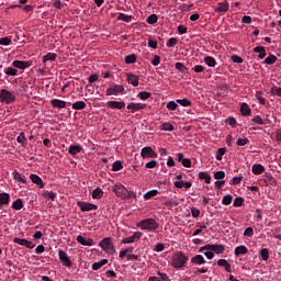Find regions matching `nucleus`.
<instances>
[{
  "mask_svg": "<svg viewBox=\"0 0 281 281\" xmlns=\"http://www.w3.org/2000/svg\"><path fill=\"white\" fill-rule=\"evenodd\" d=\"M77 205L81 212H91L93 210H98V205L89 202L79 201L77 202Z\"/></svg>",
  "mask_w": 281,
  "mask_h": 281,
  "instance_id": "nucleus-11",
  "label": "nucleus"
},
{
  "mask_svg": "<svg viewBox=\"0 0 281 281\" xmlns=\"http://www.w3.org/2000/svg\"><path fill=\"white\" fill-rule=\"evenodd\" d=\"M245 203V199L243 198H236L234 200V207H243V204Z\"/></svg>",
  "mask_w": 281,
  "mask_h": 281,
  "instance_id": "nucleus-55",
  "label": "nucleus"
},
{
  "mask_svg": "<svg viewBox=\"0 0 281 281\" xmlns=\"http://www.w3.org/2000/svg\"><path fill=\"white\" fill-rule=\"evenodd\" d=\"M157 276L159 277H149L148 281H171L170 277L165 272L158 271Z\"/></svg>",
  "mask_w": 281,
  "mask_h": 281,
  "instance_id": "nucleus-18",
  "label": "nucleus"
},
{
  "mask_svg": "<svg viewBox=\"0 0 281 281\" xmlns=\"http://www.w3.org/2000/svg\"><path fill=\"white\" fill-rule=\"evenodd\" d=\"M191 263L205 265V258L203 257V255H195L194 257L191 258Z\"/></svg>",
  "mask_w": 281,
  "mask_h": 281,
  "instance_id": "nucleus-28",
  "label": "nucleus"
},
{
  "mask_svg": "<svg viewBox=\"0 0 281 281\" xmlns=\"http://www.w3.org/2000/svg\"><path fill=\"white\" fill-rule=\"evenodd\" d=\"M3 205H10V193H0V210Z\"/></svg>",
  "mask_w": 281,
  "mask_h": 281,
  "instance_id": "nucleus-26",
  "label": "nucleus"
},
{
  "mask_svg": "<svg viewBox=\"0 0 281 281\" xmlns=\"http://www.w3.org/2000/svg\"><path fill=\"white\" fill-rule=\"evenodd\" d=\"M135 63H137V55L131 54V55L125 56V64L126 65H133Z\"/></svg>",
  "mask_w": 281,
  "mask_h": 281,
  "instance_id": "nucleus-40",
  "label": "nucleus"
},
{
  "mask_svg": "<svg viewBox=\"0 0 281 281\" xmlns=\"http://www.w3.org/2000/svg\"><path fill=\"white\" fill-rule=\"evenodd\" d=\"M162 131H175V125H172L171 123H164L162 124Z\"/></svg>",
  "mask_w": 281,
  "mask_h": 281,
  "instance_id": "nucleus-63",
  "label": "nucleus"
},
{
  "mask_svg": "<svg viewBox=\"0 0 281 281\" xmlns=\"http://www.w3.org/2000/svg\"><path fill=\"white\" fill-rule=\"evenodd\" d=\"M270 93L271 95H278V98H281V88L272 87Z\"/></svg>",
  "mask_w": 281,
  "mask_h": 281,
  "instance_id": "nucleus-56",
  "label": "nucleus"
},
{
  "mask_svg": "<svg viewBox=\"0 0 281 281\" xmlns=\"http://www.w3.org/2000/svg\"><path fill=\"white\" fill-rule=\"evenodd\" d=\"M259 254H260L262 260H265V261L269 260V249L263 248L260 250Z\"/></svg>",
  "mask_w": 281,
  "mask_h": 281,
  "instance_id": "nucleus-54",
  "label": "nucleus"
},
{
  "mask_svg": "<svg viewBox=\"0 0 281 281\" xmlns=\"http://www.w3.org/2000/svg\"><path fill=\"white\" fill-rule=\"evenodd\" d=\"M58 256L64 267H71V259H69V256H67V252H65L64 250H59Z\"/></svg>",
  "mask_w": 281,
  "mask_h": 281,
  "instance_id": "nucleus-15",
  "label": "nucleus"
},
{
  "mask_svg": "<svg viewBox=\"0 0 281 281\" xmlns=\"http://www.w3.org/2000/svg\"><path fill=\"white\" fill-rule=\"evenodd\" d=\"M247 254H249V249L247 248V246H237L236 248H235V256H236V258H238L239 256H245V255H247Z\"/></svg>",
  "mask_w": 281,
  "mask_h": 281,
  "instance_id": "nucleus-24",
  "label": "nucleus"
},
{
  "mask_svg": "<svg viewBox=\"0 0 281 281\" xmlns=\"http://www.w3.org/2000/svg\"><path fill=\"white\" fill-rule=\"evenodd\" d=\"M150 95H153V94L148 91H140L138 93L137 98H139V100H148L150 98Z\"/></svg>",
  "mask_w": 281,
  "mask_h": 281,
  "instance_id": "nucleus-52",
  "label": "nucleus"
},
{
  "mask_svg": "<svg viewBox=\"0 0 281 281\" xmlns=\"http://www.w3.org/2000/svg\"><path fill=\"white\" fill-rule=\"evenodd\" d=\"M126 80L128 85H132L133 87H139V76L127 72Z\"/></svg>",
  "mask_w": 281,
  "mask_h": 281,
  "instance_id": "nucleus-16",
  "label": "nucleus"
},
{
  "mask_svg": "<svg viewBox=\"0 0 281 281\" xmlns=\"http://www.w3.org/2000/svg\"><path fill=\"white\" fill-rule=\"evenodd\" d=\"M77 243H79L80 245H83L85 247H93L94 245L93 238H85L81 235L77 236Z\"/></svg>",
  "mask_w": 281,
  "mask_h": 281,
  "instance_id": "nucleus-17",
  "label": "nucleus"
},
{
  "mask_svg": "<svg viewBox=\"0 0 281 281\" xmlns=\"http://www.w3.org/2000/svg\"><path fill=\"white\" fill-rule=\"evenodd\" d=\"M176 102L181 106H192V101L189 99H178Z\"/></svg>",
  "mask_w": 281,
  "mask_h": 281,
  "instance_id": "nucleus-47",
  "label": "nucleus"
},
{
  "mask_svg": "<svg viewBox=\"0 0 281 281\" xmlns=\"http://www.w3.org/2000/svg\"><path fill=\"white\" fill-rule=\"evenodd\" d=\"M177 102H175V101H169L168 103H167V109L169 110V111H177Z\"/></svg>",
  "mask_w": 281,
  "mask_h": 281,
  "instance_id": "nucleus-62",
  "label": "nucleus"
},
{
  "mask_svg": "<svg viewBox=\"0 0 281 281\" xmlns=\"http://www.w3.org/2000/svg\"><path fill=\"white\" fill-rule=\"evenodd\" d=\"M142 159H157V154L153 150V147H143L140 150Z\"/></svg>",
  "mask_w": 281,
  "mask_h": 281,
  "instance_id": "nucleus-8",
  "label": "nucleus"
},
{
  "mask_svg": "<svg viewBox=\"0 0 281 281\" xmlns=\"http://www.w3.org/2000/svg\"><path fill=\"white\" fill-rule=\"evenodd\" d=\"M11 43H12V40H11L10 37H8V36L0 38V45L8 46V45H10Z\"/></svg>",
  "mask_w": 281,
  "mask_h": 281,
  "instance_id": "nucleus-59",
  "label": "nucleus"
},
{
  "mask_svg": "<svg viewBox=\"0 0 281 281\" xmlns=\"http://www.w3.org/2000/svg\"><path fill=\"white\" fill-rule=\"evenodd\" d=\"M124 168V166L122 165V161L116 160L113 165H112V170L113 172H120V170H122Z\"/></svg>",
  "mask_w": 281,
  "mask_h": 281,
  "instance_id": "nucleus-46",
  "label": "nucleus"
},
{
  "mask_svg": "<svg viewBox=\"0 0 281 281\" xmlns=\"http://www.w3.org/2000/svg\"><path fill=\"white\" fill-rule=\"evenodd\" d=\"M117 20L119 21H124L125 23H131V21H133V15H127V14H124V13H119Z\"/></svg>",
  "mask_w": 281,
  "mask_h": 281,
  "instance_id": "nucleus-43",
  "label": "nucleus"
},
{
  "mask_svg": "<svg viewBox=\"0 0 281 281\" xmlns=\"http://www.w3.org/2000/svg\"><path fill=\"white\" fill-rule=\"evenodd\" d=\"M204 63L207 65V67H216V59L212 56L204 57Z\"/></svg>",
  "mask_w": 281,
  "mask_h": 281,
  "instance_id": "nucleus-42",
  "label": "nucleus"
},
{
  "mask_svg": "<svg viewBox=\"0 0 281 281\" xmlns=\"http://www.w3.org/2000/svg\"><path fill=\"white\" fill-rule=\"evenodd\" d=\"M236 144H237L238 146H247V144H249V138H247V137L238 138L237 142H236Z\"/></svg>",
  "mask_w": 281,
  "mask_h": 281,
  "instance_id": "nucleus-58",
  "label": "nucleus"
},
{
  "mask_svg": "<svg viewBox=\"0 0 281 281\" xmlns=\"http://www.w3.org/2000/svg\"><path fill=\"white\" fill-rule=\"evenodd\" d=\"M200 251H213L214 254H217V255L225 254V245L206 244L205 246L200 248Z\"/></svg>",
  "mask_w": 281,
  "mask_h": 281,
  "instance_id": "nucleus-6",
  "label": "nucleus"
},
{
  "mask_svg": "<svg viewBox=\"0 0 281 281\" xmlns=\"http://www.w3.org/2000/svg\"><path fill=\"white\" fill-rule=\"evenodd\" d=\"M218 267H224L227 273H232V265L227 261V259H220L217 260Z\"/></svg>",
  "mask_w": 281,
  "mask_h": 281,
  "instance_id": "nucleus-25",
  "label": "nucleus"
},
{
  "mask_svg": "<svg viewBox=\"0 0 281 281\" xmlns=\"http://www.w3.org/2000/svg\"><path fill=\"white\" fill-rule=\"evenodd\" d=\"M142 236H144V233L136 231L133 233V235L123 238L121 243L122 245H132L133 243H137V240H140Z\"/></svg>",
  "mask_w": 281,
  "mask_h": 281,
  "instance_id": "nucleus-7",
  "label": "nucleus"
},
{
  "mask_svg": "<svg viewBox=\"0 0 281 281\" xmlns=\"http://www.w3.org/2000/svg\"><path fill=\"white\" fill-rule=\"evenodd\" d=\"M262 95H265V92L262 91H257L256 94H255V98H257L259 104H267V99L266 98H262Z\"/></svg>",
  "mask_w": 281,
  "mask_h": 281,
  "instance_id": "nucleus-41",
  "label": "nucleus"
},
{
  "mask_svg": "<svg viewBox=\"0 0 281 281\" xmlns=\"http://www.w3.org/2000/svg\"><path fill=\"white\" fill-rule=\"evenodd\" d=\"M50 104H52L53 109H65V106H67V102H65L60 99L50 100Z\"/></svg>",
  "mask_w": 281,
  "mask_h": 281,
  "instance_id": "nucleus-22",
  "label": "nucleus"
},
{
  "mask_svg": "<svg viewBox=\"0 0 281 281\" xmlns=\"http://www.w3.org/2000/svg\"><path fill=\"white\" fill-rule=\"evenodd\" d=\"M225 177V171H216L214 173V179H216L217 181L223 179Z\"/></svg>",
  "mask_w": 281,
  "mask_h": 281,
  "instance_id": "nucleus-64",
  "label": "nucleus"
},
{
  "mask_svg": "<svg viewBox=\"0 0 281 281\" xmlns=\"http://www.w3.org/2000/svg\"><path fill=\"white\" fill-rule=\"evenodd\" d=\"M109 109H117L119 111L126 106L124 101H108Z\"/></svg>",
  "mask_w": 281,
  "mask_h": 281,
  "instance_id": "nucleus-19",
  "label": "nucleus"
},
{
  "mask_svg": "<svg viewBox=\"0 0 281 281\" xmlns=\"http://www.w3.org/2000/svg\"><path fill=\"white\" fill-rule=\"evenodd\" d=\"M278 61V57L276 55H270L265 59L266 65H274Z\"/></svg>",
  "mask_w": 281,
  "mask_h": 281,
  "instance_id": "nucleus-48",
  "label": "nucleus"
},
{
  "mask_svg": "<svg viewBox=\"0 0 281 281\" xmlns=\"http://www.w3.org/2000/svg\"><path fill=\"white\" fill-rule=\"evenodd\" d=\"M120 93H124V86L114 85L113 87L106 89L105 95H120Z\"/></svg>",
  "mask_w": 281,
  "mask_h": 281,
  "instance_id": "nucleus-10",
  "label": "nucleus"
},
{
  "mask_svg": "<svg viewBox=\"0 0 281 281\" xmlns=\"http://www.w3.org/2000/svg\"><path fill=\"white\" fill-rule=\"evenodd\" d=\"M43 196L45 199H49L50 201H54L56 199V192H54V191H45L43 193Z\"/></svg>",
  "mask_w": 281,
  "mask_h": 281,
  "instance_id": "nucleus-49",
  "label": "nucleus"
},
{
  "mask_svg": "<svg viewBox=\"0 0 281 281\" xmlns=\"http://www.w3.org/2000/svg\"><path fill=\"white\" fill-rule=\"evenodd\" d=\"M74 111H82L83 109H87V103L85 101H77L72 103Z\"/></svg>",
  "mask_w": 281,
  "mask_h": 281,
  "instance_id": "nucleus-34",
  "label": "nucleus"
},
{
  "mask_svg": "<svg viewBox=\"0 0 281 281\" xmlns=\"http://www.w3.org/2000/svg\"><path fill=\"white\" fill-rule=\"evenodd\" d=\"M214 12L216 14H225V12H229V2L227 0L217 2Z\"/></svg>",
  "mask_w": 281,
  "mask_h": 281,
  "instance_id": "nucleus-9",
  "label": "nucleus"
},
{
  "mask_svg": "<svg viewBox=\"0 0 281 281\" xmlns=\"http://www.w3.org/2000/svg\"><path fill=\"white\" fill-rule=\"evenodd\" d=\"M0 102L4 104H12V102H16V97L9 90L2 89L0 90Z\"/></svg>",
  "mask_w": 281,
  "mask_h": 281,
  "instance_id": "nucleus-5",
  "label": "nucleus"
},
{
  "mask_svg": "<svg viewBox=\"0 0 281 281\" xmlns=\"http://www.w3.org/2000/svg\"><path fill=\"white\" fill-rule=\"evenodd\" d=\"M68 153L72 157H76V155H78L79 153H82V146H80V145H70L69 148H68Z\"/></svg>",
  "mask_w": 281,
  "mask_h": 281,
  "instance_id": "nucleus-23",
  "label": "nucleus"
},
{
  "mask_svg": "<svg viewBox=\"0 0 281 281\" xmlns=\"http://www.w3.org/2000/svg\"><path fill=\"white\" fill-rule=\"evenodd\" d=\"M99 247L105 251V254H115V246L113 245L112 237H104L100 243Z\"/></svg>",
  "mask_w": 281,
  "mask_h": 281,
  "instance_id": "nucleus-4",
  "label": "nucleus"
},
{
  "mask_svg": "<svg viewBox=\"0 0 281 281\" xmlns=\"http://www.w3.org/2000/svg\"><path fill=\"white\" fill-rule=\"evenodd\" d=\"M13 243H15L16 245H21L22 247H26L27 249H34V247H36V244H33L25 238L15 237L13 238Z\"/></svg>",
  "mask_w": 281,
  "mask_h": 281,
  "instance_id": "nucleus-12",
  "label": "nucleus"
},
{
  "mask_svg": "<svg viewBox=\"0 0 281 281\" xmlns=\"http://www.w3.org/2000/svg\"><path fill=\"white\" fill-rule=\"evenodd\" d=\"M12 210H23V200L18 199L12 203Z\"/></svg>",
  "mask_w": 281,
  "mask_h": 281,
  "instance_id": "nucleus-45",
  "label": "nucleus"
},
{
  "mask_svg": "<svg viewBox=\"0 0 281 281\" xmlns=\"http://www.w3.org/2000/svg\"><path fill=\"white\" fill-rule=\"evenodd\" d=\"M265 172V166L260 164L252 165V173L254 175H262Z\"/></svg>",
  "mask_w": 281,
  "mask_h": 281,
  "instance_id": "nucleus-35",
  "label": "nucleus"
},
{
  "mask_svg": "<svg viewBox=\"0 0 281 281\" xmlns=\"http://www.w3.org/2000/svg\"><path fill=\"white\" fill-rule=\"evenodd\" d=\"M196 227L198 228L194 231L193 236H199L203 229H207V225L205 224H198Z\"/></svg>",
  "mask_w": 281,
  "mask_h": 281,
  "instance_id": "nucleus-51",
  "label": "nucleus"
},
{
  "mask_svg": "<svg viewBox=\"0 0 281 281\" xmlns=\"http://www.w3.org/2000/svg\"><path fill=\"white\" fill-rule=\"evenodd\" d=\"M186 262H188V257L182 251L176 252L171 257V267L173 269H183Z\"/></svg>",
  "mask_w": 281,
  "mask_h": 281,
  "instance_id": "nucleus-3",
  "label": "nucleus"
},
{
  "mask_svg": "<svg viewBox=\"0 0 281 281\" xmlns=\"http://www.w3.org/2000/svg\"><path fill=\"white\" fill-rule=\"evenodd\" d=\"M16 74H19V70H16L15 68L8 67L5 69V75L7 76H16Z\"/></svg>",
  "mask_w": 281,
  "mask_h": 281,
  "instance_id": "nucleus-57",
  "label": "nucleus"
},
{
  "mask_svg": "<svg viewBox=\"0 0 281 281\" xmlns=\"http://www.w3.org/2000/svg\"><path fill=\"white\" fill-rule=\"evenodd\" d=\"M225 153H227V149L226 148H218L217 149V153L215 155V159L217 161H223V156L225 155Z\"/></svg>",
  "mask_w": 281,
  "mask_h": 281,
  "instance_id": "nucleus-44",
  "label": "nucleus"
},
{
  "mask_svg": "<svg viewBox=\"0 0 281 281\" xmlns=\"http://www.w3.org/2000/svg\"><path fill=\"white\" fill-rule=\"evenodd\" d=\"M146 21L149 25H155L159 21V18H157V14H150Z\"/></svg>",
  "mask_w": 281,
  "mask_h": 281,
  "instance_id": "nucleus-50",
  "label": "nucleus"
},
{
  "mask_svg": "<svg viewBox=\"0 0 281 281\" xmlns=\"http://www.w3.org/2000/svg\"><path fill=\"white\" fill-rule=\"evenodd\" d=\"M233 199L234 196H232V194L224 195L222 200L223 205H232Z\"/></svg>",
  "mask_w": 281,
  "mask_h": 281,
  "instance_id": "nucleus-53",
  "label": "nucleus"
},
{
  "mask_svg": "<svg viewBox=\"0 0 281 281\" xmlns=\"http://www.w3.org/2000/svg\"><path fill=\"white\" fill-rule=\"evenodd\" d=\"M112 192L123 201H128V199H137V194H135L133 191H128V189H126V187H124L122 183L114 184L112 187Z\"/></svg>",
  "mask_w": 281,
  "mask_h": 281,
  "instance_id": "nucleus-1",
  "label": "nucleus"
},
{
  "mask_svg": "<svg viewBox=\"0 0 281 281\" xmlns=\"http://www.w3.org/2000/svg\"><path fill=\"white\" fill-rule=\"evenodd\" d=\"M266 188L269 186H276V178H273V176L269 172L263 175V179H262Z\"/></svg>",
  "mask_w": 281,
  "mask_h": 281,
  "instance_id": "nucleus-21",
  "label": "nucleus"
},
{
  "mask_svg": "<svg viewBox=\"0 0 281 281\" xmlns=\"http://www.w3.org/2000/svg\"><path fill=\"white\" fill-rule=\"evenodd\" d=\"M102 196H104V191H102V189L97 188L92 191V199L100 200Z\"/></svg>",
  "mask_w": 281,
  "mask_h": 281,
  "instance_id": "nucleus-39",
  "label": "nucleus"
},
{
  "mask_svg": "<svg viewBox=\"0 0 281 281\" xmlns=\"http://www.w3.org/2000/svg\"><path fill=\"white\" fill-rule=\"evenodd\" d=\"M135 250L134 247H127V248H123L120 254H119V258H121V260H123V258H126L127 254H133V251Z\"/></svg>",
  "mask_w": 281,
  "mask_h": 281,
  "instance_id": "nucleus-33",
  "label": "nucleus"
},
{
  "mask_svg": "<svg viewBox=\"0 0 281 281\" xmlns=\"http://www.w3.org/2000/svg\"><path fill=\"white\" fill-rule=\"evenodd\" d=\"M199 179L201 181H205V183L210 184L212 181V176H210V173H207V171H200Z\"/></svg>",
  "mask_w": 281,
  "mask_h": 281,
  "instance_id": "nucleus-27",
  "label": "nucleus"
},
{
  "mask_svg": "<svg viewBox=\"0 0 281 281\" xmlns=\"http://www.w3.org/2000/svg\"><path fill=\"white\" fill-rule=\"evenodd\" d=\"M255 54H259L258 58H260V60H262V58H265L267 56V50L265 49L263 46H256L254 48Z\"/></svg>",
  "mask_w": 281,
  "mask_h": 281,
  "instance_id": "nucleus-29",
  "label": "nucleus"
},
{
  "mask_svg": "<svg viewBox=\"0 0 281 281\" xmlns=\"http://www.w3.org/2000/svg\"><path fill=\"white\" fill-rule=\"evenodd\" d=\"M16 142L25 148V146H27V138L25 137V133H20V135L16 137Z\"/></svg>",
  "mask_w": 281,
  "mask_h": 281,
  "instance_id": "nucleus-37",
  "label": "nucleus"
},
{
  "mask_svg": "<svg viewBox=\"0 0 281 281\" xmlns=\"http://www.w3.org/2000/svg\"><path fill=\"white\" fill-rule=\"evenodd\" d=\"M157 194H159V191H158V190H156V189L150 190V191H148V192H146V193L144 194V200H145V201H150V199H153V196H157Z\"/></svg>",
  "mask_w": 281,
  "mask_h": 281,
  "instance_id": "nucleus-38",
  "label": "nucleus"
},
{
  "mask_svg": "<svg viewBox=\"0 0 281 281\" xmlns=\"http://www.w3.org/2000/svg\"><path fill=\"white\" fill-rule=\"evenodd\" d=\"M240 113L245 117H247V115H251V108H249V104L243 103L240 106Z\"/></svg>",
  "mask_w": 281,
  "mask_h": 281,
  "instance_id": "nucleus-32",
  "label": "nucleus"
},
{
  "mask_svg": "<svg viewBox=\"0 0 281 281\" xmlns=\"http://www.w3.org/2000/svg\"><path fill=\"white\" fill-rule=\"evenodd\" d=\"M33 65H34V61L32 60H27V61L14 60L13 61V67H15V69H30V67H32Z\"/></svg>",
  "mask_w": 281,
  "mask_h": 281,
  "instance_id": "nucleus-14",
  "label": "nucleus"
},
{
  "mask_svg": "<svg viewBox=\"0 0 281 281\" xmlns=\"http://www.w3.org/2000/svg\"><path fill=\"white\" fill-rule=\"evenodd\" d=\"M108 263H109L108 259H102L101 261L92 263V269L93 271H98V269H102V267H104V265H108Z\"/></svg>",
  "mask_w": 281,
  "mask_h": 281,
  "instance_id": "nucleus-36",
  "label": "nucleus"
},
{
  "mask_svg": "<svg viewBox=\"0 0 281 281\" xmlns=\"http://www.w3.org/2000/svg\"><path fill=\"white\" fill-rule=\"evenodd\" d=\"M126 109H127V111H130V113H135L137 111H144V109H146V103L132 102V103L127 104Z\"/></svg>",
  "mask_w": 281,
  "mask_h": 281,
  "instance_id": "nucleus-13",
  "label": "nucleus"
},
{
  "mask_svg": "<svg viewBox=\"0 0 281 281\" xmlns=\"http://www.w3.org/2000/svg\"><path fill=\"white\" fill-rule=\"evenodd\" d=\"M30 179H31L32 183H35V186H38V188L41 190H43V188H45V184L43 183V179L38 175L32 173L30 176Z\"/></svg>",
  "mask_w": 281,
  "mask_h": 281,
  "instance_id": "nucleus-20",
  "label": "nucleus"
},
{
  "mask_svg": "<svg viewBox=\"0 0 281 281\" xmlns=\"http://www.w3.org/2000/svg\"><path fill=\"white\" fill-rule=\"evenodd\" d=\"M12 175L13 179L19 183H27V180H25V176H22L19 171L14 170Z\"/></svg>",
  "mask_w": 281,
  "mask_h": 281,
  "instance_id": "nucleus-30",
  "label": "nucleus"
},
{
  "mask_svg": "<svg viewBox=\"0 0 281 281\" xmlns=\"http://www.w3.org/2000/svg\"><path fill=\"white\" fill-rule=\"evenodd\" d=\"M139 229L147 232H157L159 229V223L155 218H145L136 224Z\"/></svg>",
  "mask_w": 281,
  "mask_h": 281,
  "instance_id": "nucleus-2",
  "label": "nucleus"
},
{
  "mask_svg": "<svg viewBox=\"0 0 281 281\" xmlns=\"http://www.w3.org/2000/svg\"><path fill=\"white\" fill-rule=\"evenodd\" d=\"M244 236L248 237V238H251L254 236V228L252 227H247L245 231H244Z\"/></svg>",
  "mask_w": 281,
  "mask_h": 281,
  "instance_id": "nucleus-61",
  "label": "nucleus"
},
{
  "mask_svg": "<svg viewBox=\"0 0 281 281\" xmlns=\"http://www.w3.org/2000/svg\"><path fill=\"white\" fill-rule=\"evenodd\" d=\"M56 58H58V55L56 53H47L46 55L43 56V63H48V60H50L52 63H54V60H56Z\"/></svg>",
  "mask_w": 281,
  "mask_h": 281,
  "instance_id": "nucleus-31",
  "label": "nucleus"
},
{
  "mask_svg": "<svg viewBox=\"0 0 281 281\" xmlns=\"http://www.w3.org/2000/svg\"><path fill=\"white\" fill-rule=\"evenodd\" d=\"M177 43H179V40H177V37H171L167 42V47H175V45H177Z\"/></svg>",
  "mask_w": 281,
  "mask_h": 281,
  "instance_id": "nucleus-60",
  "label": "nucleus"
}]
</instances>
